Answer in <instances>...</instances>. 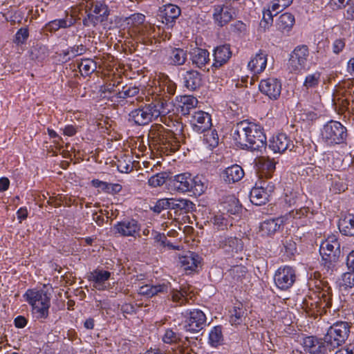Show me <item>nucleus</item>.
Instances as JSON below:
<instances>
[{
    "mask_svg": "<svg viewBox=\"0 0 354 354\" xmlns=\"http://www.w3.org/2000/svg\"><path fill=\"white\" fill-rule=\"evenodd\" d=\"M93 187L100 188L102 192L107 193L109 189V183L100 180L98 179H93L91 182Z\"/></svg>",
    "mask_w": 354,
    "mask_h": 354,
    "instance_id": "64",
    "label": "nucleus"
},
{
    "mask_svg": "<svg viewBox=\"0 0 354 354\" xmlns=\"http://www.w3.org/2000/svg\"><path fill=\"white\" fill-rule=\"evenodd\" d=\"M274 185L267 187H253L250 193V200L255 205H262L269 201V197L274 190Z\"/></svg>",
    "mask_w": 354,
    "mask_h": 354,
    "instance_id": "17",
    "label": "nucleus"
},
{
    "mask_svg": "<svg viewBox=\"0 0 354 354\" xmlns=\"http://www.w3.org/2000/svg\"><path fill=\"white\" fill-rule=\"evenodd\" d=\"M276 162L273 159H264L261 166L260 178H270L275 171Z\"/></svg>",
    "mask_w": 354,
    "mask_h": 354,
    "instance_id": "42",
    "label": "nucleus"
},
{
    "mask_svg": "<svg viewBox=\"0 0 354 354\" xmlns=\"http://www.w3.org/2000/svg\"><path fill=\"white\" fill-rule=\"evenodd\" d=\"M244 176L243 169L239 165H233L227 167L221 173V178L228 184L234 183Z\"/></svg>",
    "mask_w": 354,
    "mask_h": 354,
    "instance_id": "24",
    "label": "nucleus"
},
{
    "mask_svg": "<svg viewBox=\"0 0 354 354\" xmlns=\"http://www.w3.org/2000/svg\"><path fill=\"white\" fill-rule=\"evenodd\" d=\"M86 51V46L83 44H80L71 46L66 50H63L62 55L64 59H66V60H70L77 56L84 54Z\"/></svg>",
    "mask_w": 354,
    "mask_h": 354,
    "instance_id": "41",
    "label": "nucleus"
},
{
    "mask_svg": "<svg viewBox=\"0 0 354 354\" xmlns=\"http://www.w3.org/2000/svg\"><path fill=\"white\" fill-rule=\"evenodd\" d=\"M295 22V16L290 12L281 15L277 21V28L282 32H289Z\"/></svg>",
    "mask_w": 354,
    "mask_h": 354,
    "instance_id": "35",
    "label": "nucleus"
},
{
    "mask_svg": "<svg viewBox=\"0 0 354 354\" xmlns=\"http://www.w3.org/2000/svg\"><path fill=\"white\" fill-rule=\"evenodd\" d=\"M282 245L281 252H286L288 255H293L296 251V243L290 238L286 237L282 240Z\"/></svg>",
    "mask_w": 354,
    "mask_h": 354,
    "instance_id": "57",
    "label": "nucleus"
},
{
    "mask_svg": "<svg viewBox=\"0 0 354 354\" xmlns=\"http://www.w3.org/2000/svg\"><path fill=\"white\" fill-rule=\"evenodd\" d=\"M259 90L270 99L275 100L281 95V83L276 78L262 80L259 84Z\"/></svg>",
    "mask_w": 354,
    "mask_h": 354,
    "instance_id": "16",
    "label": "nucleus"
},
{
    "mask_svg": "<svg viewBox=\"0 0 354 354\" xmlns=\"http://www.w3.org/2000/svg\"><path fill=\"white\" fill-rule=\"evenodd\" d=\"M245 317V310L243 308L234 307L231 315V322L234 324H240Z\"/></svg>",
    "mask_w": 354,
    "mask_h": 354,
    "instance_id": "59",
    "label": "nucleus"
},
{
    "mask_svg": "<svg viewBox=\"0 0 354 354\" xmlns=\"http://www.w3.org/2000/svg\"><path fill=\"white\" fill-rule=\"evenodd\" d=\"M111 230L114 234H118L120 236L136 237L139 235L140 225L134 218H126L114 224Z\"/></svg>",
    "mask_w": 354,
    "mask_h": 354,
    "instance_id": "12",
    "label": "nucleus"
},
{
    "mask_svg": "<svg viewBox=\"0 0 354 354\" xmlns=\"http://www.w3.org/2000/svg\"><path fill=\"white\" fill-rule=\"evenodd\" d=\"M339 232L345 236H354V214H342L339 222Z\"/></svg>",
    "mask_w": 354,
    "mask_h": 354,
    "instance_id": "28",
    "label": "nucleus"
},
{
    "mask_svg": "<svg viewBox=\"0 0 354 354\" xmlns=\"http://www.w3.org/2000/svg\"><path fill=\"white\" fill-rule=\"evenodd\" d=\"M170 294L169 295V299L176 303L177 306H183L187 301V292L184 289H181L180 290L172 288L169 290Z\"/></svg>",
    "mask_w": 354,
    "mask_h": 354,
    "instance_id": "47",
    "label": "nucleus"
},
{
    "mask_svg": "<svg viewBox=\"0 0 354 354\" xmlns=\"http://www.w3.org/2000/svg\"><path fill=\"white\" fill-rule=\"evenodd\" d=\"M283 217H277L263 221L259 226V232L262 236L273 235L284 224Z\"/></svg>",
    "mask_w": 354,
    "mask_h": 354,
    "instance_id": "23",
    "label": "nucleus"
},
{
    "mask_svg": "<svg viewBox=\"0 0 354 354\" xmlns=\"http://www.w3.org/2000/svg\"><path fill=\"white\" fill-rule=\"evenodd\" d=\"M127 20L128 24L131 25L133 32L134 29H136V28H138V26H142L145 23V16L140 13H135L131 15Z\"/></svg>",
    "mask_w": 354,
    "mask_h": 354,
    "instance_id": "56",
    "label": "nucleus"
},
{
    "mask_svg": "<svg viewBox=\"0 0 354 354\" xmlns=\"http://www.w3.org/2000/svg\"><path fill=\"white\" fill-rule=\"evenodd\" d=\"M351 323L347 322H337L330 326L326 335L330 348L334 350L339 347L348 339L350 334Z\"/></svg>",
    "mask_w": 354,
    "mask_h": 354,
    "instance_id": "6",
    "label": "nucleus"
},
{
    "mask_svg": "<svg viewBox=\"0 0 354 354\" xmlns=\"http://www.w3.org/2000/svg\"><path fill=\"white\" fill-rule=\"evenodd\" d=\"M235 11L232 7L217 6L214 8L213 19L217 26L223 27L233 19Z\"/></svg>",
    "mask_w": 354,
    "mask_h": 354,
    "instance_id": "19",
    "label": "nucleus"
},
{
    "mask_svg": "<svg viewBox=\"0 0 354 354\" xmlns=\"http://www.w3.org/2000/svg\"><path fill=\"white\" fill-rule=\"evenodd\" d=\"M316 287L317 290L308 296L307 305L310 302L311 308L316 310L317 313H326V309L332 306V289L326 281L322 280Z\"/></svg>",
    "mask_w": 354,
    "mask_h": 354,
    "instance_id": "4",
    "label": "nucleus"
},
{
    "mask_svg": "<svg viewBox=\"0 0 354 354\" xmlns=\"http://www.w3.org/2000/svg\"><path fill=\"white\" fill-rule=\"evenodd\" d=\"M223 341L222 326H216L209 334V343L212 346L216 347L221 344Z\"/></svg>",
    "mask_w": 354,
    "mask_h": 354,
    "instance_id": "48",
    "label": "nucleus"
},
{
    "mask_svg": "<svg viewBox=\"0 0 354 354\" xmlns=\"http://www.w3.org/2000/svg\"><path fill=\"white\" fill-rule=\"evenodd\" d=\"M149 104L156 119L160 116L166 115L170 112L168 100L164 97H156Z\"/></svg>",
    "mask_w": 354,
    "mask_h": 354,
    "instance_id": "32",
    "label": "nucleus"
},
{
    "mask_svg": "<svg viewBox=\"0 0 354 354\" xmlns=\"http://www.w3.org/2000/svg\"><path fill=\"white\" fill-rule=\"evenodd\" d=\"M171 132L162 125L156 124L151 127L149 137L160 146L162 143L167 141V138L170 136Z\"/></svg>",
    "mask_w": 354,
    "mask_h": 354,
    "instance_id": "27",
    "label": "nucleus"
},
{
    "mask_svg": "<svg viewBox=\"0 0 354 354\" xmlns=\"http://www.w3.org/2000/svg\"><path fill=\"white\" fill-rule=\"evenodd\" d=\"M195 209V204L185 198H174V204L171 205V210H174V212L179 215L192 212Z\"/></svg>",
    "mask_w": 354,
    "mask_h": 354,
    "instance_id": "30",
    "label": "nucleus"
},
{
    "mask_svg": "<svg viewBox=\"0 0 354 354\" xmlns=\"http://www.w3.org/2000/svg\"><path fill=\"white\" fill-rule=\"evenodd\" d=\"M319 251L322 257L338 261L341 254L340 243L335 235L330 236L322 243Z\"/></svg>",
    "mask_w": 354,
    "mask_h": 354,
    "instance_id": "15",
    "label": "nucleus"
},
{
    "mask_svg": "<svg viewBox=\"0 0 354 354\" xmlns=\"http://www.w3.org/2000/svg\"><path fill=\"white\" fill-rule=\"evenodd\" d=\"M93 12L95 15L94 17L97 18L98 23L103 22L107 19L109 10L108 6L103 2L95 1Z\"/></svg>",
    "mask_w": 354,
    "mask_h": 354,
    "instance_id": "40",
    "label": "nucleus"
},
{
    "mask_svg": "<svg viewBox=\"0 0 354 354\" xmlns=\"http://www.w3.org/2000/svg\"><path fill=\"white\" fill-rule=\"evenodd\" d=\"M309 56V49L306 45H299L295 48L290 55L288 60V68L291 72L298 73L305 69L308 58Z\"/></svg>",
    "mask_w": 354,
    "mask_h": 354,
    "instance_id": "8",
    "label": "nucleus"
},
{
    "mask_svg": "<svg viewBox=\"0 0 354 354\" xmlns=\"http://www.w3.org/2000/svg\"><path fill=\"white\" fill-rule=\"evenodd\" d=\"M75 24V19L73 16H66L64 19H55L49 21L46 28L50 32H55L60 28H66L73 26Z\"/></svg>",
    "mask_w": 354,
    "mask_h": 354,
    "instance_id": "34",
    "label": "nucleus"
},
{
    "mask_svg": "<svg viewBox=\"0 0 354 354\" xmlns=\"http://www.w3.org/2000/svg\"><path fill=\"white\" fill-rule=\"evenodd\" d=\"M218 245L220 249L228 256H234L243 250L244 243L242 239L227 235L220 236L218 241Z\"/></svg>",
    "mask_w": 354,
    "mask_h": 354,
    "instance_id": "13",
    "label": "nucleus"
},
{
    "mask_svg": "<svg viewBox=\"0 0 354 354\" xmlns=\"http://www.w3.org/2000/svg\"><path fill=\"white\" fill-rule=\"evenodd\" d=\"M348 136L346 127L333 120L327 122L321 129V138L328 146L346 143Z\"/></svg>",
    "mask_w": 354,
    "mask_h": 354,
    "instance_id": "5",
    "label": "nucleus"
},
{
    "mask_svg": "<svg viewBox=\"0 0 354 354\" xmlns=\"http://www.w3.org/2000/svg\"><path fill=\"white\" fill-rule=\"evenodd\" d=\"M182 268L189 274L198 272L201 266V257L196 253L189 252L185 256L179 258Z\"/></svg>",
    "mask_w": 354,
    "mask_h": 354,
    "instance_id": "20",
    "label": "nucleus"
},
{
    "mask_svg": "<svg viewBox=\"0 0 354 354\" xmlns=\"http://www.w3.org/2000/svg\"><path fill=\"white\" fill-rule=\"evenodd\" d=\"M153 240L154 242L162 248H168L169 249L175 250L177 249L171 242L167 241V238L164 233H160L158 232H153Z\"/></svg>",
    "mask_w": 354,
    "mask_h": 354,
    "instance_id": "52",
    "label": "nucleus"
},
{
    "mask_svg": "<svg viewBox=\"0 0 354 354\" xmlns=\"http://www.w3.org/2000/svg\"><path fill=\"white\" fill-rule=\"evenodd\" d=\"M49 54L50 52L46 46L38 44L31 48L30 58L41 62L49 56Z\"/></svg>",
    "mask_w": 354,
    "mask_h": 354,
    "instance_id": "39",
    "label": "nucleus"
},
{
    "mask_svg": "<svg viewBox=\"0 0 354 354\" xmlns=\"http://www.w3.org/2000/svg\"><path fill=\"white\" fill-rule=\"evenodd\" d=\"M272 21L273 16L272 15L271 10H268L266 12H263V20L260 25L264 29H266L268 28L269 26L272 24Z\"/></svg>",
    "mask_w": 354,
    "mask_h": 354,
    "instance_id": "62",
    "label": "nucleus"
},
{
    "mask_svg": "<svg viewBox=\"0 0 354 354\" xmlns=\"http://www.w3.org/2000/svg\"><path fill=\"white\" fill-rule=\"evenodd\" d=\"M187 53L182 48H174L170 53L171 64L175 66H180L187 60Z\"/></svg>",
    "mask_w": 354,
    "mask_h": 354,
    "instance_id": "45",
    "label": "nucleus"
},
{
    "mask_svg": "<svg viewBox=\"0 0 354 354\" xmlns=\"http://www.w3.org/2000/svg\"><path fill=\"white\" fill-rule=\"evenodd\" d=\"M247 272L248 270L246 267L243 266H235L228 270L227 277L229 278L230 283L236 284L242 281L245 278Z\"/></svg>",
    "mask_w": 354,
    "mask_h": 354,
    "instance_id": "36",
    "label": "nucleus"
},
{
    "mask_svg": "<svg viewBox=\"0 0 354 354\" xmlns=\"http://www.w3.org/2000/svg\"><path fill=\"white\" fill-rule=\"evenodd\" d=\"M160 147L165 153L169 154V153L176 152L180 147L179 141L174 136L173 132L170 133V136H168L167 141L162 143Z\"/></svg>",
    "mask_w": 354,
    "mask_h": 354,
    "instance_id": "43",
    "label": "nucleus"
},
{
    "mask_svg": "<svg viewBox=\"0 0 354 354\" xmlns=\"http://www.w3.org/2000/svg\"><path fill=\"white\" fill-rule=\"evenodd\" d=\"M339 286L344 289L353 288L354 286V272L344 273L342 275Z\"/></svg>",
    "mask_w": 354,
    "mask_h": 354,
    "instance_id": "54",
    "label": "nucleus"
},
{
    "mask_svg": "<svg viewBox=\"0 0 354 354\" xmlns=\"http://www.w3.org/2000/svg\"><path fill=\"white\" fill-rule=\"evenodd\" d=\"M190 55L192 64L201 68L209 62V53L206 49L195 48Z\"/></svg>",
    "mask_w": 354,
    "mask_h": 354,
    "instance_id": "33",
    "label": "nucleus"
},
{
    "mask_svg": "<svg viewBox=\"0 0 354 354\" xmlns=\"http://www.w3.org/2000/svg\"><path fill=\"white\" fill-rule=\"evenodd\" d=\"M305 352L310 354H326L328 351H332L328 341L324 337H318L316 335H308L304 337L301 342Z\"/></svg>",
    "mask_w": 354,
    "mask_h": 354,
    "instance_id": "7",
    "label": "nucleus"
},
{
    "mask_svg": "<svg viewBox=\"0 0 354 354\" xmlns=\"http://www.w3.org/2000/svg\"><path fill=\"white\" fill-rule=\"evenodd\" d=\"M232 53L230 45L225 44L216 46L214 50V63L212 66L219 68L230 59Z\"/></svg>",
    "mask_w": 354,
    "mask_h": 354,
    "instance_id": "22",
    "label": "nucleus"
},
{
    "mask_svg": "<svg viewBox=\"0 0 354 354\" xmlns=\"http://www.w3.org/2000/svg\"><path fill=\"white\" fill-rule=\"evenodd\" d=\"M231 31L239 35H243L247 31V26L241 21H236L230 25Z\"/></svg>",
    "mask_w": 354,
    "mask_h": 354,
    "instance_id": "60",
    "label": "nucleus"
},
{
    "mask_svg": "<svg viewBox=\"0 0 354 354\" xmlns=\"http://www.w3.org/2000/svg\"><path fill=\"white\" fill-rule=\"evenodd\" d=\"M111 277V272L104 270L96 269L90 272L88 280L94 282V287L98 290H104L106 287L104 282L108 281Z\"/></svg>",
    "mask_w": 354,
    "mask_h": 354,
    "instance_id": "26",
    "label": "nucleus"
},
{
    "mask_svg": "<svg viewBox=\"0 0 354 354\" xmlns=\"http://www.w3.org/2000/svg\"><path fill=\"white\" fill-rule=\"evenodd\" d=\"M140 88L136 85H126L122 86V90L117 93L118 98L126 99L133 97L139 93Z\"/></svg>",
    "mask_w": 354,
    "mask_h": 354,
    "instance_id": "50",
    "label": "nucleus"
},
{
    "mask_svg": "<svg viewBox=\"0 0 354 354\" xmlns=\"http://www.w3.org/2000/svg\"><path fill=\"white\" fill-rule=\"evenodd\" d=\"M210 221L218 230H227L228 226H232V223L228 217L223 214H216L211 218Z\"/></svg>",
    "mask_w": 354,
    "mask_h": 354,
    "instance_id": "49",
    "label": "nucleus"
},
{
    "mask_svg": "<svg viewBox=\"0 0 354 354\" xmlns=\"http://www.w3.org/2000/svg\"><path fill=\"white\" fill-rule=\"evenodd\" d=\"M296 271L289 266L279 268L274 273V281L281 290H289L296 281Z\"/></svg>",
    "mask_w": 354,
    "mask_h": 354,
    "instance_id": "9",
    "label": "nucleus"
},
{
    "mask_svg": "<svg viewBox=\"0 0 354 354\" xmlns=\"http://www.w3.org/2000/svg\"><path fill=\"white\" fill-rule=\"evenodd\" d=\"M223 205L224 209L230 214H239L242 208L239 200L233 196L227 197Z\"/></svg>",
    "mask_w": 354,
    "mask_h": 354,
    "instance_id": "46",
    "label": "nucleus"
},
{
    "mask_svg": "<svg viewBox=\"0 0 354 354\" xmlns=\"http://www.w3.org/2000/svg\"><path fill=\"white\" fill-rule=\"evenodd\" d=\"M77 68L82 75L88 76L96 70V62L91 59H84L78 63Z\"/></svg>",
    "mask_w": 354,
    "mask_h": 354,
    "instance_id": "44",
    "label": "nucleus"
},
{
    "mask_svg": "<svg viewBox=\"0 0 354 354\" xmlns=\"http://www.w3.org/2000/svg\"><path fill=\"white\" fill-rule=\"evenodd\" d=\"M176 89V84L168 77L165 80L163 91L169 95H174Z\"/></svg>",
    "mask_w": 354,
    "mask_h": 354,
    "instance_id": "63",
    "label": "nucleus"
},
{
    "mask_svg": "<svg viewBox=\"0 0 354 354\" xmlns=\"http://www.w3.org/2000/svg\"><path fill=\"white\" fill-rule=\"evenodd\" d=\"M185 317H186V319L185 321L184 328L187 331L193 333H198L203 330L206 325V316L201 310L193 309L189 312L187 311Z\"/></svg>",
    "mask_w": 354,
    "mask_h": 354,
    "instance_id": "11",
    "label": "nucleus"
},
{
    "mask_svg": "<svg viewBox=\"0 0 354 354\" xmlns=\"http://www.w3.org/2000/svg\"><path fill=\"white\" fill-rule=\"evenodd\" d=\"M170 176L167 173H158L152 176L148 180V184L151 187H156L161 186L167 183V180Z\"/></svg>",
    "mask_w": 354,
    "mask_h": 354,
    "instance_id": "51",
    "label": "nucleus"
},
{
    "mask_svg": "<svg viewBox=\"0 0 354 354\" xmlns=\"http://www.w3.org/2000/svg\"><path fill=\"white\" fill-rule=\"evenodd\" d=\"M150 106L148 103L132 110L129 113V122L138 126H144L156 120L155 113Z\"/></svg>",
    "mask_w": 354,
    "mask_h": 354,
    "instance_id": "10",
    "label": "nucleus"
},
{
    "mask_svg": "<svg viewBox=\"0 0 354 354\" xmlns=\"http://www.w3.org/2000/svg\"><path fill=\"white\" fill-rule=\"evenodd\" d=\"M267 65V54L263 51L257 53L248 63V68L254 74L261 73Z\"/></svg>",
    "mask_w": 354,
    "mask_h": 354,
    "instance_id": "29",
    "label": "nucleus"
},
{
    "mask_svg": "<svg viewBox=\"0 0 354 354\" xmlns=\"http://www.w3.org/2000/svg\"><path fill=\"white\" fill-rule=\"evenodd\" d=\"M180 13L181 10L178 6L174 4L166 5L163 10L162 22L169 27H173L176 19L178 18Z\"/></svg>",
    "mask_w": 354,
    "mask_h": 354,
    "instance_id": "31",
    "label": "nucleus"
},
{
    "mask_svg": "<svg viewBox=\"0 0 354 354\" xmlns=\"http://www.w3.org/2000/svg\"><path fill=\"white\" fill-rule=\"evenodd\" d=\"M320 76L321 74L319 72L308 75L304 82V86L306 87V89L316 87L319 84Z\"/></svg>",
    "mask_w": 354,
    "mask_h": 354,
    "instance_id": "55",
    "label": "nucleus"
},
{
    "mask_svg": "<svg viewBox=\"0 0 354 354\" xmlns=\"http://www.w3.org/2000/svg\"><path fill=\"white\" fill-rule=\"evenodd\" d=\"M180 102L182 104L180 106L182 114L190 115L191 111L197 105L198 100L192 95H183L180 96Z\"/></svg>",
    "mask_w": 354,
    "mask_h": 354,
    "instance_id": "38",
    "label": "nucleus"
},
{
    "mask_svg": "<svg viewBox=\"0 0 354 354\" xmlns=\"http://www.w3.org/2000/svg\"><path fill=\"white\" fill-rule=\"evenodd\" d=\"M171 289V283L168 281L162 283L146 284L138 289V294L150 298L160 293H167Z\"/></svg>",
    "mask_w": 354,
    "mask_h": 354,
    "instance_id": "21",
    "label": "nucleus"
},
{
    "mask_svg": "<svg viewBox=\"0 0 354 354\" xmlns=\"http://www.w3.org/2000/svg\"><path fill=\"white\" fill-rule=\"evenodd\" d=\"M153 28L150 24L144 23L142 26L134 29V32L137 33L142 40L149 38L153 33Z\"/></svg>",
    "mask_w": 354,
    "mask_h": 354,
    "instance_id": "53",
    "label": "nucleus"
},
{
    "mask_svg": "<svg viewBox=\"0 0 354 354\" xmlns=\"http://www.w3.org/2000/svg\"><path fill=\"white\" fill-rule=\"evenodd\" d=\"M167 185L171 191L180 193L192 192L194 195H201L207 189V184L203 176L192 177L189 173L170 176L167 180Z\"/></svg>",
    "mask_w": 354,
    "mask_h": 354,
    "instance_id": "2",
    "label": "nucleus"
},
{
    "mask_svg": "<svg viewBox=\"0 0 354 354\" xmlns=\"http://www.w3.org/2000/svg\"><path fill=\"white\" fill-rule=\"evenodd\" d=\"M183 335L178 332L176 327L168 328L165 329L162 340L165 344L176 345L183 342Z\"/></svg>",
    "mask_w": 354,
    "mask_h": 354,
    "instance_id": "37",
    "label": "nucleus"
},
{
    "mask_svg": "<svg viewBox=\"0 0 354 354\" xmlns=\"http://www.w3.org/2000/svg\"><path fill=\"white\" fill-rule=\"evenodd\" d=\"M29 36L28 28H21L15 35L14 42L17 45H21L26 43Z\"/></svg>",
    "mask_w": 354,
    "mask_h": 354,
    "instance_id": "58",
    "label": "nucleus"
},
{
    "mask_svg": "<svg viewBox=\"0 0 354 354\" xmlns=\"http://www.w3.org/2000/svg\"><path fill=\"white\" fill-rule=\"evenodd\" d=\"M310 212V209L308 207H302L299 209H296L290 212V215L293 218L300 219L304 216H307Z\"/></svg>",
    "mask_w": 354,
    "mask_h": 354,
    "instance_id": "61",
    "label": "nucleus"
},
{
    "mask_svg": "<svg viewBox=\"0 0 354 354\" xmlns=\"http://www.w3.org/2000/svg\"><path fill=\"white\" fill-rule=\"evenodd\" d=\"M232 137L235 145L241 149L259 151L266 145L263 128L247 120L234 126Z\"/></svg>",
    "mask_w": 354,
    "mask_h": 354,
    "instance_id": "1",
    "label": "nucleus"
},
{
    "mask_svg": "<svg viewBox=\"0 0 354 354\" xmlns=\"http://www.w3.org/2000/svg\"><path fill=\"white\" fill-rule=\"evenodd\" d=\"M202 75L195 70H189L183 75L184 86L190 91H196L202 85Z\"/></svg>",
    "mask_w": 354,
    "mask_h": 354,
    "instance_id": "25",
    "label": "nucleus"
},
{
    "mask_svg": "<svg viewBox=\"0 0 354 354\" xmlns=\"http://www.w3.org/2000/svg\"><path fill=\"white\" fill-rule=\"evenodd\" d=\"M190 124L192 129L198 133H202L211 129V115L205 111H194L190 114Z\"/></svg>",
    "mask_w": 354,
    "mask_h": 354,
    "instance_id": "14",
    "label": "nucleus"
},
{
    "mask_svg": "<svg viewBox=\"0 0 354 354\" xmlns=\"http://www.w3.org/2000/svg\"><path fill=\"white\" fill-rule=\"evenodd\" d=\"M24 300L31 306L33 316L38 320L49 317L50 294L43 289L29 288L23 295Z\"/></svg>",
    "mask_w": 354,
    "mask_h": 354,
    "instance_id": "3",
    "label": "nucleus"
},
{
    "mask_svg": "<svg viewBox=\"0 0 354 354\" xmlns=\"http://www.w3.org/2000/svg\"><path fill=\"white\" fill-rule=\"evenodd\" d=\"M268 147L274 153H281L287 149L292 151L295 145L286 134L279 133L270 140Z\"/></svg>",
    "mask_w": 354,
    "mask_h": 354,
    "instance_id": "18",
    "label": "nucleus"
}]
</instances>
